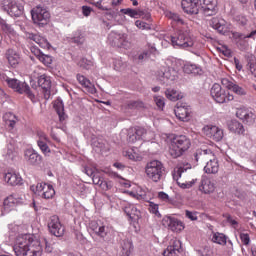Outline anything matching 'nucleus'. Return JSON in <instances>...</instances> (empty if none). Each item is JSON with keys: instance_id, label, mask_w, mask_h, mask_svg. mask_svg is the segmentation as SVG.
<instances>
[{"instance_id": "nucleus-37", "label": "nucleus", "mask_w": 256, "mask_h": 256, "mask_svg": "<svg viewBox=\"0 0 256 256\" xmlns=\"http://www.w3.org/2000/svg\"><path fill=\"white\" fill-rule=\"evenodd\" d=\"M169 18L172 20L173 25H176L178 29H183V27H187V24H185V21L179 17V14L176 13H170Z\"/></svg>"}, {"instance_id": "nucleus-62", "label": "nucleus", "mask_w": 256, "mask_h": 256, "mask_svg": "<svg viewBox=\"0 0 256 256\" xmlns=\"http://www.w3.org/2000/svg\"><path fill=\"white\" fill-rule=\"evenodd\" d=\"M221 84L223 85V87H226V89L228 90H231L234 85L233 82L229 81V79L227 78H223L221 80Z\"/></svg>"}, {"instance_id": "nucleus-45", "label": "nucleus", "mask_w": 256, "mask_h": 256, "mask_svg": "<svg viewBox=\"0 0 256 256\" xmlns=\"http://www.w3.org/2000/svg\"><path fill=\"white\" fill-rule=\"evenodd\" d=\"M184 69V73H199V71H201V69L195 65V64H191V63H187L184 65L183 67Z\"/></svg>"}, {"instance_id": "nucleus-9", "label": "nucleus", "mask_w": 256, "mask_h": 256, "mask_svg": "<svg viewBox=\"0 0 256 256\" xmlns=\"http://www.w3.org/2000/svg\"><path fill=\"white\" fill-rule=\"evenodd\" d=\"M21 203H23V198L15 194L8 196L0 207V215H7V213L13 211V209H15L17 205H21Z\"/></svg>"}, {"instance_id": "nucleus-48", "label": "nucleus", "mask_w": 256, "mask_h": 256, "mask_svg": "<svg viewBox=\"0 0 256 256\" xmlns=\"http://www.w3.org/2000/svg\"><path fill=\"white\" fill-rule=\"evenodd\" d=\"M230 90L233 91V93H235L236 95H247L245 89L237 84L232 85V88H230Z\"/></svg>"}, {"instance_id": "nucleus-5", "label": "nucleus", "mask_w": 256, "mask_h": 256, "mask_svg": "<svg viewBox=\"0 0 256 256\" xmlns=\"http://www.w3.org/2000/svg\"><path fill=\"white\" fill-rule=\"evenodd\" d=\"M210 95L216 103H230L235 96L229 90L222 88L219 83H214L210 89Z\"/></svg>"}, {"instance_id": "nucleus-38", "label": "nucleus", "mask_w": 256, "mask_h": 256, "mask_svg": "<svg viewBox=\"0 0 256 256\" xmlns=\"http://www.w3.org/2000/svg\"><path fill=\"white\" fill-rule=\"evenodd\" d=\"M4 157H5L6 161H8V162L13 161V159H15V157H17V152L15 151V145H13V143H10L7 146V151L4 154Z\"/></svg>"}, {"instance_id": "nucleus-13", "label": "nucleus", "mask_w": 256, "mask_h": 256, "mask_svg": "<svg viewBox=\"0 0 256 256\" xmlns=\"http://www.w3.org/2000/svg\"><path fill=\"white\" fill-rule=\"evenodd\" d=\"M203 133L209 139H213V141L219 142L223 139V129L213 126V125H206L203 127Z\"/></svg>"}, {"instance_id": "nucleus-29", "label": "nucleus", "mask_w": 256, "mask_h": 256, "mask_svg": "<svg viewBox=\"0 0 256 256\" xmlns=\"http://www.w3.org/2000/svg\"><path fill=\"white\" fill-rule=\"evenodd\" d=\"M229 130L236 135H245V127L239 121L233 120L229 124Z\"/></svg>"}, {"instance_id": "nucleus-57", "label": "nucleus", "mask_w": 256, "mask_h": 256, "mask_svg": "<svg viewBox=\"0 0 256 256\" xmlns=\"http://www.w3.org/2000/svg\"><path fill=\"white\" fill-rule=\"evenodd\" d=\"M135 25L138 29H142L143 31L151 29V27H149V24L141 20H137L135 22Z\"/></svg>"}, {"instance_id": "nucleus-63", "label": "nucleus", "mask_w": 256, "mask_h": 256, "mask_svg": "<svg viewBox=\"0 0 256 256\" xmlns=\"http://www.w3.org/2000/svg\"><path fill=\"white\" fill-rule=\"evenodd\" d=\"M215 159V154L213 153V151L211 150H206V155L204 156V161H211Z\"/></svg>"}, {"instance_id": "nucleus-28", "label": "nucleus", "mask_w": 256, "mask_h": 256, "mask_svg": "<svg viewBox=\"0 0 256 256\" xmlns=\"http://www.w3.org/2000/svg\"><path fill=\"white\" fill-rule=\"evenodd\" d=\"M37 145L44 155L51 153V149L49 148V145H47V135H45V133H40Z\"/></svg>"}, {"instance_id": "nucleus-41", "label": "nucleus", "mask_w": 256, "mask_h": 256, "mask_svg": "<svg viewBox=\"0 0 256 256\" xmlns=\"http://www.w3.org/2000/svg\"><path fill=\"white\" fill-rule=\"evenodd\" d=\"M54 109L59 116V119L61 122L65 121L67 119V116L65 115V108L63 107V103L58 102L54 104Z\"/></svg>"}, {"instance_id": "nucleus-32", "label": "nucleus", "mask_w": 256, "mask_h": 256, "mask_svg": "<svg viewBox=\"0 0 256 256\" xmlns=\"http://www.w3.org/2000/svg\"><path fill=\"white\" fill-rule=\"evenodd\" d=\"M123 156L130 159V161H141V155L137 148H129L123 151Z\"/></svg>"}, {"instance_id": "nucleus-12", "label": "nucleus", "mask_w": 256, "mask_h": 256, "mask_svg": "<svg viewBox=\"0 0 256 256\" xmlns=\"http://www.w3.org/2000/svg\"><path fill=\"white\" fill-rule=\"evenodd\" d=\"M200 11L206 15V17H211L217 13V0H198Z\"/></svg>"}, {"instance_id": "nucleus-8", "label": "nucleus", "mask_w": 256, "mask_h": 256, "mask_svg": "<svg viewBox=\"0 0 256 256\" xmlns=\"http://www.w3.org/2000/svg\"><path fill=\"white\" fill-rule=\"evenodd\" d=\"M2 5L11 17H21L23 15V4L17 2V0H3Z\"/></svg>"}, {"instance_id": "nucleus-15", "label": "nucleus", "mask_w": 256, "mask_h": 256, "mask_svg": "<svg viewBox=\"0 0 256 256\" xmlns=\"http://www.w3.org/2000/svg\"><path fill=\"white\" fill-rule=\"evenodd\" d=\"M38 85L43 89L44 99L49 101L51 97V77L43 74L38 78Z\"/></svg>"}, {"instance_id": "nucleus-36", "label": "nucleus", "mask_w": 256, "mask_h": 256, "mask_svg": "<svg viewBox=\"0 0 256 256\" xmlns=\"http://www.w3.org/2000/svg\"><path fill=\"white\" fill-rule=\"evenodd\" d=\"M165 95L170 101H179V99H183V94L175 89H167Z\"/></svg>"}, {"instance_id": "nucleus-60", "label": "nucleus", "mask_w": 256, "mask_h": 256, "mask_svg": "<svg viewBox=\"0 0 256 256\" xmlns=\"http://www.w3.org/2000/svg\"><path fill=\"white\" fill-rule=\"evenodd\" d=\"M99 187H101L103 189V191H109V189H111V187H113V184H111V182H107L105 181V179L103 181H101L98 184Z\"/></svg>"}, {"instance_id": "nucleus-10", "label": "nucleus", "mask_w": 256, "mask_h": 256, "mask_svg": "<svg viewBox=\"0 0 256 256\" xmlns=\"http://www.w3.org/2000/svg\"><path fill=\"white\" fill-rule=\"evenodd\" d=\"M174 113L179 121L187 122L191 120V106L187 105V103L178 102Z\"/></svg>"}, {"instance_id": "nucleus-24", "label": "nucleus", "mask_w": 256, "mask_h": 256, "mask_svg": "<svg viewBox=\"0 0 256 256\" xmlns=\"http://www.w3.org/2000/svg\"><path fill=\"white\" fill-rule=\"evenodd\" d=\"M204 172L208 175H215L216 173H219V160H217V157L206 163Z\"/></svg>"}, {"instance_id": "nucleus-47", "label": "nucleus", "mask_w": 256, "mask_h": 256, "mask_svg": "<svg viewBox=\"0 0 256 256\" xmlns=\"http://www.w3.org/2000/svg\"><path fill=\"white\" fill-rule=\"evenodd\" d=\"M198 255L200 256H213V249L209 246H204L197 250Z\"/></svg>"}, {"instance_id": "nucleus-51", "label": "nucleus", "mask_w": 256, "mask_h": 256, "mask_svg": "<svg viewBox=\"0 0 256 256\" xmlns=\"http://www.w3.org/2000/svg\"><path fill=\"white\" fill-rule=\"evenodd\" d=\"M33 157V148L29 147L24 151V159L28 161V163H33V160L31 159Z\"/></svg>"}, {"instance_id": "nucleus-22", "label": "nucleus", "mask_w": 256, "mask_h": 256, "mask_svg": "<svg viewBox=\"0 0 256 256\" xmlns=\"http://www.w3.org/2000/svg\"><path fill=\"white\" fill-rule=\"evenodd\" d=\"M77 81L91 95H95V93H97V88H95V85L91 83V80L87 79L85 76L78 74Z\"/></svg>"}, {"instance_id": "nucleus-31", "label": "nucleus", "mask_w": 256, "mask_h": 256, "mask_svg": "<svg viewBox=\"0 0 256 256\" xmlns=\"http://www.w3.org/2000/svg\"><path fill=\"white\" fill-rule=\"evenodd\" d=\"M6 59L9 65H11V67H15L16 65H19V55L13 49H8L6 51Z\"/></svg>"}, {"instance_id": "nucleus-14", "label": "nucleus", "mask_w": 256, "mask_h": 256, "mask_svg": "<svg viewBox=\"0 0 256 256\" xmlns=\"http://www.w3.org/2000/svg\"><path fill=\"white\" fill-rule=\"evenodd\" d=\"M236 117L246 125H254L255 123V113L249 111L246 107L237 108Z\"/></svg>"}, {"instance_id": "nucleus-39", "label": "nucleus", "mask_w": 256, "mask_h": 256, "mask_svg": "<svg viewBox=\"0 0 256 256\" xmlns=\"http://www.w3.org/2000/svg\"><path fill=\"white\" fill-rule=\"evenodd\" d=\"M163 79H168V81H175L177 77V70H175V67L171 66L168 67L167 70L163 72Z\"/></svg>"}, {"instance_id": "nucleus-20", "label": "nucleus", "mask_w": 256, "mask_h": 256, "mask_svg": "<svg viewBox=\"0 0 256 256\" xmlns=\"http://www.w3.org/2000/svg\"><path fill=\"white\" fill-rule=\"evenodd\" d=\"M210 26L221 35H225V32L227 31V22L223 18H212L210 20Z\"/></svg>"}, {"instance_id": "nucleus-40", "label": "nucleus", "mask_w": 256, "mask_h": 256, "mask_svg": "<svg viewBox=\"0 0 256 256\" xmlns=\"http://www.w3.org/2000/svg\"><path fill=\"white\" fill-rule=\"evenodd\" d=\"M213 243H217V245H227V236L223 233L216 232L212 236Z\"/></svg>"}, {"instance_id": "nucleus-25", "label": "nucleus", "mask_w": 256, "mask_h": 256, "mask_svg": "<svg viewBox=\"0 0 256 256\" xmlns=\"http://www.w3.org/2000/svg\"><path fill=\"white\" fill-rule=\"evenodd\" d=\"M108 41L113 47H123L125 43V37H123L121 34L112 32L108 36Z\"/></svg>"}, {"instance_id": "nucleus-19", "label": "nucleus", "mask_w": 256, "mask_h": 256, "mask_svg": "<svg viewBox=\"0 0 256 256\" xmlns=\"http://www.w3.org/2000/svg\"><path fill=\"white\" fill-rule=\"evenodd\" d=\"M216 189L215 181L208 177H203L201 180V185L199 187V190L202 191L205 195H209L211 193H214Z\"/></svg>"}, {"instance_id": "nucleus-61", "label": "nucleus", "mask_w": 256, "mask_h": 256, "mask_svg": "<svg viewBox=\"0 0 256 256\" xmlns=\"http://www.w3.org/2000/svg\"><path fill=\"white\" fill-rule=\"evenodd\" d=\"M223 218L226 221V223H229V225H237V221L229 214H224Z\"/></svg>"}, {"instance_id": "nucleus-6", "label": "nucleus", "mask_w": 256, "mask_h": 256, "mask_svg": "<svg viewBox=\"0 0 256 256\" xmlns=\"http://www.w3.org/2000/svg\"><path fill=\"white\" fill-rule=\"evenodd\" d=\"M8 87L20 93L21 95H27L31 101H33V93H31V88L25 82H21L15 78L6 79Z\"/></svg>"}, {"instance_id": "nucleus-52", "label": "nucleus", "mask_w": 256, "mask_h": 256, "mask_svg": "<svg viewBox=\"0 0 256 256\" xmlns=\"http://www.w3.org/2000/svg\"><path fill=\"white\" fill-rule=\"evenodd\" d=\"M132 131H134V133H135V135L137 136L138 139H141V137H143L145 135V133H147L145 128H142V127L132 128Z\"/></svg>"}, {"instance_id": "nucleus-11", "label": "nucleus", "mask_w": 256, "mask_h": 256, "mask_svg": "<svg viewBox=\"0 0 256 256\" xmlns=\"http://www.w3.org/2000/svg\"><path fill=\"white\" fill-rule=\"evenodd\" d=\"M35 193L42 199H53L55 197V188L51 184L40 182L36 185Z\"/></svg>"}, {"instance_id": "nucleus-23", "label": "nucleus", "mask_w": 256, "mask_h": 256, "mask_svg": "<svg viewBox=\"0 0 256 256\" xmlns=\"http://www.w3.org/2000/svg\"><path fill=\"white\" fill-rule=\"evenodd\" d=\"M33 49H34L33 55H35V57L41 63H43V65H46V67H49V65H51V63H53V58L49 55L43 54V52H41V50H39V48H37V46L34 45Z\"/></svg>"}, {"instance_id": "nucleus-43", "label": "nucleus", "mask_w": 256, "mask_h": 256, "mask_svg": "<svg viewBox=\"0 0 256 256\" xmlns=\"http://www.w3.org/2000/svg\"><path fill=\"white\" fill-rule=\"evenodd\" d=\"M120 12L124 15H128L132 19H137L138 17H141V13L139 11L131 8H123L120 10Z\"/></svg>"}, {"instance_id": "nucleus-42", "label": "nucleus", "mask_w": 256, "mask_h": 256, "mask_svg": "<svg viewBox=\"0 0 256 256\" xmlns=\"http://www.w3.org/2000/svg\"><path fill=\"white\" fill-rule=\"evenodd\" d=\"M89 229L90 231H92V233H94L95 235H98L99 237H105V235L107 234L105 232V226L91 225Z\"/></svg>"}, {"instance_id": "nucleus-53", "label": "nucleus", "mask_w": 256, "mask_h": 256, "mask_svg": "<svg viewBox=\"0 0 256 256\" xmlns=\"http://www.w3.org/2000/svg\"><path fill=\"white\" fill-rule=\"evenodd\" d=\"M206 155V150H197L194 157L195 160L199 163V161H204Z\"/></svg>"}, {"instance_id": "nucleus-3", "label": "nucleus", "mask_w": 256, "mask_h": 256, "mask_svg": "<svg viewBox=\"0 0 256 256\" xmlns=\"http://www.w3.org/2000/svg\"><path fill=\"white\" fill-rule=\"evenodd\" d=\"M33 238L29 234L18 236L16 243L14 244L13 250L16 256H33V250L31 245Z\"/></svg>"}, {"instance_id": "nucleus-49", "label": "nucleus", "mask_w": 256, "mask_h": 256, "mask_svg": "<svg viewBox=\"0 0 256 256\" xmlns=\"http://www.w3.org/2000/svg\"><path fill=\"white\" fill-rule=\"evenodd\" d=\"M148 211L153 215L159 216V205L155 204L154 202H149Z\"/></svg>"}, {"instance_id": "nucleus-16", "label": "nucleus", "mask_w": 256, "mask_h": 256, "mask_svg": "<svg viewBox=\"0 0 256 256\" xmlns=\"http://www.w3.org/2000/svg\"><path fill=\"white\" fill-rule=\"evenodd\" d=\"M182 9L188 15H197L201 8L199 6V0H182Z\"/></svg>"}, {"instance_id": "nucleus-55", "label": "nucleus", "mask_w": 256, "mask_h": 256, "mask_svg": "<svg viewBox=\"0 0 256 256\" xmlns=\"http://www.w3.org/2000/svg\"><path fill=\"white\" fill-rule=\"evenodd\" d=\"M183 229H185V226L183 225H168V230L173 233H181Z\"/></svg>"}, {"instance_id": "nucleus-21", "label": "nucleus", "mask_w": 256, "mask_h": 256, "mask_svg": "<svg viewBox=\"0 0 256 256\" xmlns=\"http://www.w3.org/2000/svg\"><path fill=\"white\" fill-rule=\"evenodd\" d=\"M181 251V241L177 238H174L170 241V245L164 250V256H175Z\"/></svg>"}, {"instance_id": "nucleus-54", "label": "nucleus", "mask_w": 256, "mask_h": 256, "mask_svg": "<svg viewBox=\"0 0 256 256\" xmlns=\"http://www.w3.org/2000/svg\"><path fill=\"white\" fill-rule=\"evenodd\" d=\"M154 101L158 109H163V107H165V98H163L162 96H155Z\"/></svg>"}, {"instance_id": "nucleus-1", "label": "nucleus", "mask_w": 256, "mask_h": 256, "mask_svg": "<svg viewBox=\"0 0 256 256\" xmlns=\"http://www.w3.org/2000/svg\"><path fill=\"white\" fill-rule=\"evenodd\" d=\"M191 148V140L185 135H175L170 138L168 153L172 159L183 157Z\"/></svg>"}, {"instance_id": "nucleus-58", "label": "nucleus", "mask_w": 256, "mask_h": 256, "mask_svg": "<svg viewBox=\"0 0 256 256\" xmlns=\"http://www.w3.org/2000/svg\"><path fill=\"white\" fill-rule=\"evenodd\" d=\"M1 25V29L5 32V33H13V28H11V26L9 24H7V22H5L4 20H2L0 22Z\"/></svg>"}, {"instance_id": "nucleus-17", "label": "nucleus", "mask_w": 256, "mask_h": 256, "mask_svg": "<svg viewBox=\"0 0 256 256\" xmlns=\"http://www.w3.org/2000/svg\"><path fill=\"white\" fill-rule=\"evenodd\" d=\"M124 212L127 217L132 221V223H139L141 219V210L135 206V204H128L124 208Z\"/></svg>"}, {"instance_id": "nucleus-26", "label": "nucleus", "mask_w": 256, "mask_h": 256, "mask_svg": "<svg viewBox=\"0 0 256 256\" xmlns=\"http://www.w3.org/2000/svg\"><path fill=\"white\" fill-rule=\"evenodd\" d=\"M4 181L8 183V185L15 186V185H21L23 179L17 173L8 172L4 174Z\"/></svg>"}, {"instance_id": "nucleus-33", "label": "nucleus", "mask_w": 256, "mask_h": 256, "mask_svg": "<svg viewBox=\"0 0 256 256\" xmlns=\"http://www.w3.org/2000/svg\"><path fill=\"white\" fill-rule=\"evenodd\" d=\"M48 230L54 237H63L65 235V226L63 225H50Z\"/></svg>"}, {"instance_id": "nucleus-35", "label": "nucleus", "mask_w": 256, "mask_h": 256, "mask_svg": "<svg viewBox=\"0 0 256 256\" xmlns=\"http://www.w3.org/2000/svg\"><path fill=\"white\" fill-rule=\"evenodd\" d=\"M3 121L8 127H10V129H13L15 127V124L17 123V116H15L11 112L5 113L3 115Z\"/></svg>"}, {"instance_id": "nucleus-44", "label": "nucleus", "mask_w": 256, "mask_h": 256, "mask_svg": "<svg viewBox=\"0 0 256 256\" xmlns=\"http://www.w3.org/2000/svg\"><path fill=\"white\" fill-rule=\"evenodd\" d=\"M108 168H105L104 170L106 171ZM104 170H99V169H96V171L94 172V175L92 177V181L94 183V185H99L103 180V176H101V172L102 173H105Z\"/></svg>"}, {"instance_id": "nucleus-30", "label": "nucleus", "mask_w": 256, "mask_h": 256, "mask_svg": "<svg viewBox=\"0 0 256 256\" xmlns=\"http://www.w3.org/2000/svg\"><path fill=\"white\" fill-rule=\"evenodd\" d=\"M122 256H130L133 251V241L131 239H124L121 242Z\"/></svg>"}, {"instance_id": "nucleus-46", "label": "nucleus", "mask_w": 256, "mask_h": 256, "mask_svg": "<svg viewBox=\"0 0 256 256\" xmlns=\"http://www.w3.org/2000/svg\"><path fill=\"white\" fill-rule=\"evenodd\" d=\"M157 53V48L151 46L148 51L143 52L138 56L139 61H143V59H147L150 57V55H155Z\"/></svg>"}, {"instance_id": "nucleus-64", "label": "nucleus", "mask_w": 256, "mask_h": 256, "mask_svg": "<svg viewBox=\"0 0 256 256\" xmlns=\"http://www.w3.org/2000/svg\"><path fill=\"white\" fill-rule=\"evenodd\" d=\"M248 69L252 75H256V62L255 61H250L248 63Z\"/></svg>"}, {"instance_id": "nucleus-18", "label": "nucleus", "mask_w": 256, "mask_h": 256, "mask_svg": "<svg viewBox=\"0 0 256 256\" xmlns=\"http://www.w3.org/2000/svg\"><path fill=\"white\" fill-rule=\"evenodd\" d=\"M185 171H187V169H185L184 167H176L174 168L172 176L174 181H177L178 185H180L182 189H190V187H193V185H195V180L186 183L179 182V179H181V176L183 175V173H185Z\"/></svg>"}, {"instance_id": "nucleus-27", "label": "nucleus", "mask_w": 256, "mask_h": 256, "mask_svg": "<svg viewBox=\"0 0 256 256\" xmlns=\"http://www.w3.org/2000/svg\"><path fill=\"white\" fill-rule=\"evenodd\" d=\"M103 171H104V173H106V175H109L110 177H114V178L118 179V183H119L120 187H123L124 189H129V187H131V181L121 178L117 173L111 172V170H109V169H106Z\"/></svg>"}, {"instance_id": "nucleus-34", "label": "nucleus", "mask_w": 256, "mask_h": 256, "mask_svg": "<svg viewBox=\"0 0 256 256\" xmlns=\"http://www.w3.org/2000/svg\"><path fill=\"white\" fill-rule=\"evenodd\" d=\"M33 41H35L38 47H41V49H49L51 47V44H49V41H47L45 37L39 34H34Z\"/></svg>"}, {"instance_id": "nucleus-50", "label": "nucleus", "mask_w": 256, "mask_h": 256, "mask_svg": "<svg viewBox=\"0 0 256 256\" xmlns=\"http://www.w3.org/2000/svg\"><path fill=\"white\" fill-rule=\"evenodd\" d=\"M128 194L130 195V197H134V199H145V191L140 189V193L139 192H134V191H130L128 192Z\"/></svg>"}, {"instance_id": "nucleus-4", "label": "nucleus", "mask_w": 256, "mask_h": 256, "mask_svg": "<svg viewBox=\"0 0 256 256\" xmlns=\"http://www.w3.org/2000/svg\"><path fill=\"white\" fill-rule=\"evenodd\" d=\"M163 173H165V166L159 160H152L145 166L146 177L154 183H159L163 179Z\"/></svg>"}, {"instance_id": "nucleus-2", "label": "nucleus", "mask_w": 256, "mask_h": 256, "mask_svg": "<svg viewBox=\"0 0 256 256\" xmlns=\"http://www.w3.org/2000/svg\"><path fill=\"white\" fill-rule=\"evenodd\" d=\"M171 43L173 47H178L179 49H188V47H193L195 45V40L191 36L187 26L178 28V31L171 36Z\"/></svg>"}, {"instance_id": "nucleus-7", "label": "nucleus", "mask_w": 256, "mask_h": 256, "mask_svg": "<svg viewBox=\"0 0 256 256\" xmlns=\"http://www.w3.org/2000/svg\"><path fill=\"white\" fill-rule=\"evenodd\" d=\"M50 18H51V14L49 13V11H47V8L37 6L34 9L33 21H34V25H36L37 27H45V25H47Z\"/></svg>"}, {"instance_id": "nucleus-56", "label": "nucleus", "mask_w": 256, "mask_h": 256, "mask_svg": "<svg viewBox=\"0 0 256 256\" xmlns=\"http://www.w3.org/2000/svg\"><path fill=\"white\" fill-rule=\"evenodd\" d=\"M80 67H82L83 69H91V67H93V61L91 60H87V59H82L80 61Z\"/></svg>"}, {"instance_id": "nucleus-59", "label": "nucleus", "mask_w": 256, "mask_h": 256, "mask_svg": "<svg viewBox=\"0 0 256 256\" xmlns=\"http://www.w3.org/2000/svg\"><path fill=\"white\" fill-rule=\"evenodd\" d=\"M137 140H139V138L134 133L133 128L129 129V131H128V142L129 143H135V141H137Z\"/></svg>"}]
</instances>
